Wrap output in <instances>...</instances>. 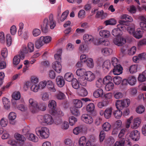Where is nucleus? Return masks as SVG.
Listing matches in <instances>:
<instances>
[{
    "label": "nucleus",
    "mask_w": 146,
    "mask_h": 146,
    "mask_svg": "<svg viewBox=\"0 0 146 146\" xmlns=\"http://www.w3.org/2000/svg\"><path fill=\"white\" fill-rule=\"evenodd\" d=\"M56 24V22L53 19V15H50L48 18L44 19L41 28L42 31L46 32L48 31L49 27L50 29H53L55 27Z\"/></svg>",
    "instance_id": "f257e3e1"
},
{
    "label": "nucleus",
    "mask_w": 146,
    "mask_h": 146,
    "mask_svg": "<svg viewBox=\"0 0 146 146\" xmlns=\"http://www.w3.org/2000/svg\"><path fill=\"white\" fill-rule=\"evenodd\" d=\"M96 76L94 73L90 71H87L84 76L79 78L78 80L81 84L83 86H85L87 84V81L92 82L94 80Z\"/></svg>",
    "instance_id": "f03ea898"
},
{
    "label": "nucleus",
    "mask_w": 146,
    "mask_h": 146,
    "mask_svg": "<svg viewBox=\"0 0 146 146\" xmlns=\"http://www.w3.org/2000/svg\"><path fill=\"white\" fill-rule=\"evenodd\" d=\"M52 40V37L50 36H42L36 42V48H39L44 44H47L50 43Z\"/></svg>",
    "instance_id": "7ed1b4c3"
},
{
    "label": "nucleus",
    "mask_w": 146,
    "mask_h": 146,
    "mask_svg": "<svg viewBox=\"0 0 146 146\" xmlns=\"http://www.w3.org/2000/svg\"><path fill=\"white\" fill-rule=\"evenodd\" d=\"M38 120L41 123L44 125H50L54 123V120L52 117L48 114L38 117Z\"/></svg>",
    "instance_id": "20e7f679"
},
{
    "label": "nucleus",
    "mask_w": 146,
    "mask_h": 146,
    "mask_svg": "<svg viewBox=\"0 0 146 146\" xmlns=\"http://www.w3.org/2000/svg\"><path fill=\"white\" fill-rule=\"evenodd\" d=\"M35 130L36 134L40 139H46L49 136V130L46 127H38Z\"/></svg>",
    "instance_id": "39448f33"
},
{
    "label": "nucleus",
    "mask_w": 146,
    "mask_h": 146,
    "mask_svg": "<svg viewBox=\"0 0 146 146\" xmlns=\"http://www.w3.org/2000/svg\"><path fill=\"white\" fill-rule=\"evenodd\" d=\"M34 51V44L31 42H29L27 46L23 45L21 50L22 53L21 58L24 59L25 57V54L33 52Z\"/></svg>",
    "instance_id": "423d86ee"
},
{
    "label": "nucleus",
    "mask_w": 146,
    "mask_h": 146,
    "mask_svg": "<svg viewBox=\"0 0 146 146\" xmlns=\"http://www.w3.org/2000/svg\"><path fill=\"white\" fill-rule=\"evenodd\" d=\"M125 22L123 21H119V24L117 25V28L113 29L112 31V34L115 36H118L122 35L121 30L125 31L126 27L123 25Z\"/></svg>",
    "instance_id": "0eeeda50"
},
{
    "label": "nucleus",
    "mask_w": 146,
    "mask_h": 146,
    "mask_svg": "<svg viewBox=\"0 0 146 146\" xmlns=\"http://www.w3.org/2000/svg\"><path fill=\"white\" fill-rule=\"evenodd\" d=\"M137 80L136 77L133 76H130L127 79H123L122 82L123 85H126L128 84L131 86H134L136 83Z\"/></svg>",
    "instance_id": "6e6552de"
},
{
    "label": "nucleus",
    "mask_w": 146,
    "mask_h": 146,
    "mask_svg": "<svg viewBox=\"0 0 146 146\" xmlns=\"http://www.w3.org/2000/svg\"><path fill=\"white\" fill-rule=\"evenodd\" d=\"M28 105L30 111L33 113H36V110L37 108L38 102L33 98H30L28 100Z\"/></svg>",
    "instance_id": "1a4fd4ad"
},
{
    "label": "nucleus",
    "mask_w": 146,
    "mask_h": 146,
    "mask_svg": "<svg viewBox=\"0 0 146 146\" xmlns=\"http://www.w3.org/2000/svg\"><path fill=\"white\" fill-rule=\"evenodd\" d=\"M113 42L115 45L121 46L126 43V40L125 38L122 36H118L113 39Z\"/></svg>",
    "instance_id": "9d476101"
},
{
    "label": "nucleus",
    "mask_w": 146,
    "mask_h": 146,
    "mask_svg": "<svg viewBox=\"0 0 146 146\" xmlns=\"http://www.w3.org/2000/svg\"><path fill=\"white\" fill-rule=\"evenodd\" d=\"M129 136L133 141H137L140 138V133L138 130H134L130 133Z\"/></svg>",
    "instance_id": "9b49d317"
},
{
    "label": "nucleus",
    "mask_w": 146,
    "mask_h": 146,
    "mask_svg": "<svg viewBox=\"0 0 146 146\" xmlns=\"http://www.w3.org/2000/svg\"><path fill=\"white\" fill-rule=\"evenodd\" d=\"M141 119L140 117H137L133 120V123L131 125V128L133 129H136L138 128L141 123Z\"/></svg>",
    "instance_id": "f8f14e48"
},
{
    "label": "nucleus",
    "mask_w": 146,
    "mask_h": 146,
    "mask_svg": "<svg viewBox=\"0 0 146 146\" xmlns=\"http://www.w3.org/2000/svg\"><path fill=\"white\" fill-rule=\"evenodd\" d=\"M55 124L56 125L60 124V128L63 130L67 129L69 126V123L67 121H64L62 122V120L61 119L58 120L57 121H56Z\"/></svg>",
    "instance_id": "ddd939ff"
},
{
    "label": "nucleus",
    "mask_w": 146,
    "mask_h": 146,
    "mask_svg": "<svg viewBox=\"0 0 146 146\" xmlns=\"http://www.w3.org/2000/svg\"><path fill=\"white\" fill-rule=\"evenodd\" d=\"M82 119L85 123L88 124H90L93 122L92 117L87 114H83L82 116Z\"/></svg>",
    "instance_id": "4468645a"
},
{
    "label": "nucleus",
    "mask_w": 146,
    "mask_h": 146,
    "mask_svg": "<svg viewBox=\"0 0 146 146\" xmlns=\"http://www.w3.org/2000/svg\"><path fill=\"white\" fill-rule=\"evenodd\" d=\"M52 68L56 72L60 73L62 70V66L59 62L54 61L52 64Z\"/></svg>",
    "instance_id": "2eb2a0df"
},
{
    "label": "nucleus",
    "mask_w": 146,
    "mask_h": 146,
    "mask_svg": "<svg viewBox=\"0 0 146 146\" xmlns=\"http://www.w3.org/2000/svg\"><path fill=\"white\" fill-rule=\"evenodd\" d=\"M94 44L96 45L103 44L105 46H108L110 44V42L108 40L100 38L98 40L97 42H94Z\"/></svg>",
    "instance_id": "dca6fc26"
},
{
    "label": "nucleus",
    "mask_w": 146,
    "mask_h": 146,
    "mask_svg": "<svg viewBox=\"0 0 146 146\" xmlns=\"http://www.w3.org/2000/svg\"><path fill=\"white\" fill-rule=\"evenodd\" d=\"M93 95L94 97L96 98H102L104 95L103 89L99 88L93 92Z\"/></svg>",
    "instance_id": "f3484780"
},
{
    "label": "nucleus",
    "mask_w": 146,
    "mask_h": 146,
    "mask_svg": "<svg viewBox=\"0 0 146 146\" xmlns=\"http://www.w3.org/2000/svg\"><path fill=\"white\" fill-rule=\"evenodd\" d=\"M139 19L141 21L139 23V25L141 29L146 31V17L143 16H140Z\"/></svg>",
    "instance_id": "a211bd4d"
},
{
    "label": "nucleus",
    "mask_w": 146,
    "mask_h": 146,
    "mask_svg": "<svg viewBox=\"0 0 146 146\" xmlns=\"http://www.w3.org/2000/svg\"><path fill=\"white\" fill-rule=\"evenodd\" d=\"M83 39L86 43L89 44L94 41V37L91 35L85 34L83 36Z\"/></svg>",
    "instance_id": "6ab92c4d"
},
{
    "label": "nucleus",
    "mask_w": 146,
    "mask_h": 146,
    "mask_svg": "<svg viewBox=\"0 0 146 146\" xmlns=\"http://www.w3.org/2000/svg\"><path fill=\"white\" fill-rule=\"evenodd\" d=\"M113 52L112 49L109 48L105 47L101 49L102 54L105 56H108L111 54Z\"/></svg>",
    "instance_id": "aec40b11"
},
{
    "label": "nucleus",
    "mask_w": 146,
    "mask_h": 146,
    "mask_svg": "<svg viewBox=\"0 0 146 146\" xmlns=\"http://www.w3.org/2000/svg\"><path fill=\"white\" fill-rule=\"evenodd\" d=\"M47 81V84L46 86L50 92H55L56 90L54 87V83L51 80H48Z\"/></svg>",
    "instance_id": "412c9836"
},
{
    "label": "nucleus",
    "mask_w": 146,
    "mask_h": 146,
    "mask_svg": "<svg viewBox=\"0 0 146 146\" xmlns=\"http://www.w3.org/2000/svg\"><path fill=\"white\" fill-rule=\"evenodd\" d=\"M56 82L58 86L60 87H62L65 84V81L63 77L61 76H58L56 77Z\"/></svg>",
    "instance_id": "4be33fe9"
},
{
    "label": "nucleus",
    "mask_w": 146,
    "mask_h": 146,
    "mask_svg": "<svg viewBox=\"0 0 146 146\" xmlns=\"http://www.w3.org/2000/svg\"><path fill=\"white\" fill-rule=\"evenodd\" d=\"M123 68L120 64L114 67L113 72L115 75H119L122 73Z\"/></svg>",
    "instance_id": "5701e85b"
},
{
    "label": "nucleus",
    "mask_w": 146,
    "mask_h": 146,
    "mask_svg": "<svg viewBox=\"0 0 146 146\" xmlns=\"http://www.w3.org/2000/svg\"><path fill=\"white\" fill-rule=\"evenodd\" d=\"M100 35L105 38H108L110 36V32L107 30H102L100 31L99 32Z\"/></svg>",
    "instance_id": "b1692460"
},
{
    "label": "nucleus",
    "mask_w": 146,
    "mask_h": 146,
    "mask_svg": "<svg viewBox=\"0 0 146 146\" xmlns=\"http://www.w3.org/2000/svg\"><path fill=\"white\" fill-rule=\"evenodd\" d=\"M108 15L107 13L104 12V11L101 10L98 11L96 14V17L97 18H100L101 19H103L106 18Z\"/></svg>",
    "instance_id": "393cba45"
},
{
    "label": "nucleus",
    "mask_w": 146,
    "mask_h": 146,
    "mask_svg": "<svg viewBox=\"0 0 146 146\" xmlns=\"http://www.w3.org/2000/svg\"><path fill=\"white\" fill-rule=\"evenodd\" d=\"M112 109L111 107L107 108L104 111V117L107 119L110 118L111 116Z\"/></svg>",
    "instance_id": "a878e982"
},
{
    "label": "nucleus",
    "mask_w": 146,
    "mask_h": 146,
    "mask_svg": "<svg viewBox=\"0 0 146 146\" xmlns=\"http://www.w3.org/2000/svg\"><path fill=\"white\" fill-rule=\"evenodd\" d=\"M15 139L19 142L23 143L26 140L25 138L22 135L18 133H16L14 135Z\"/></svg>",
    "instance_id": "bb28decb"
},
{
    "label": "nucleus",
    "mask_w": 146,
    "mask_h": 146,
    "mask_svg": "<svg viewBox=\"0 0 146 146\" xmlns=\"http://www.w3.org/2000/svg\"><path fill=\"white\" fill-rule=\"evenodd\" d=\"M62 53V50L61 49H59L57 53L54 54V58L55 61L59 62L60 63L61 62V54Z\"/></svg>",
    "instance_id": "cd10ccee"
},
{
    "label": "nucleus",
    "mask_w": 146,
    "mask_h": 146,
    "mask_svg": "<svg viewBox=\"0 0 146 146\" xmlns=\"http://www.w3.org/2000/svg\"><path fill=\"white\" fill-rule=\"evenodd\" d=\"M48 107L50 109V112L51 111L55 110L56 106V102L55 101L53 100H51L49 101L48 103Z\"/></svg>",
    "instance_id": "c85d7f7f"
},
{
    "label": "nucleus",
    "mask_w": 146,
    "mask_h": 146,
    "mask_svg": "<svg viewBox=\"0 0 146 146\" xmlns=\"http://www.w3.org/2000/svg\"><path fill=\"white\" fill-rule=\"evenodd\" d=\"M2 101L5 109L8 110L10 108V102L9 100L5 97L3 98Z\"/></svg>",
    "instance_id": "c756f323"
},
{
    "label": "nucleus",
    "mask_w": 146,
    "mask_h": 146,
    "mask_svg": "<svg viewBox=\"0 0 146 146\" xmlns=\"http://www.w3.org/2000/svg\"><path fill=\"white\" fill-rule=\"evenodd\" d=\"M51 114L53 115H57L59 117L62 116L64 115L63 113L60 109H56L54 110H52L50 112Z\"/></svg>",
    "instance_id": "7c9ffc66"
},
{
    "label": "nucleus",
    "mask_w": 146,
    "mask_h": 146,
    "mask_svg": "<svg viewBox=\"0 0 146 146\" xmlns=\"http://www.w3.org/2000/svg\"><path fill=\"white\" fill-rule=\"evenodd\" d=\"M84 130V127L81 126L74 128L73 130V133L75 135H77L83 132Z\"/></svg>",
    "instance_id": "2f4dec72"
},
{
    "label": "nucleus",
    "mask_w": 146,
    "mask_h": 146,
    "mask_svg": "<svg viewBox=\"0 0 146 146\" xmlns=\"http://www.w3.org/2000/svg\"><path fill=\"white\" fill-rule=\"evenodd\" d=\"M22 53L21 52L19 55H17L14 56L13 58V64L14 65H17L18 64L20 61V58L23 59L21 57Z\"/></svg>",
    "instance_id": "473e14b6"
},
{
    "label": "nucleus",
    "mask_w": 146,
    "mask_h": 146,
    "mask_svg": "<svg viewBox=\"0 0 146 146\" xmlns=\"http://www.w3.org/2000/svg\"><path fill=\"white\" fill-rule=\"evenodd\" d=\"M138 80L140 82H144L146 80V70L139 75Z\"/></svg>",
    "instance_id": "72a5a7b5"
},
{
    "label": "nucleus",
    "mask_w": 146,
    "mask_h": 146,
    "mask_svg": "<svg viewBox=\"0 0 146 146\" xmlns=\"http://www.w3.org/2000/svg\"><path fill=\"white\" fill-rule=\"evenodd\" d=\"M28 139L33 142H37L38 140V138L34 134L31 133L29 134Z\"/></svg>",
    "instance_id": "f704fd0d"
},
{
    "label": "nucleus",
    "mask_w": 146,
    "mask_h": 146,
    "mask_svg": "<svg viewBox=\"0 0 146 146\" xmlns=\"http://www.w3.org/2000/svg\"><path fill=\"white\" fill-rule=\"evenodd\" d=\"M46 105L44 103L40 104H38L37 108L36 110V112H38L39 110L44 111L46 110Z\"/></svg>",
    "instance_id": "c9c22d12"
},
{
    "label": "nucleus",
    "mask_w": 146,
    "mask_h": 146,
    "mask_svg": "<svg viewBox=\"0 0 146 146\" xmlns=\"http://www.w3.org/2000/svg\"><path fill=\"white\" fill-rule=\"evenodd\" d=\"M78 94L82 96H86L88 94V92L84 88H82L78 90Z\"/></svg>",
    "instance_id": "e433bc0d"
},
{
    "label": "nucleus",
    "mask_w": 146,
    "mask_h": 146,
    "mask_svg": "<svg viewBox=\"0 0 146 146\" xmlns=\"http://www.w3.org/2000/svg\"><path fill=\"white\" fill-rule=\"evenodd\" d=\"M65 79L67 81L70 82L72 81L74 78L73 75L71 72H67L66 73L64 76Z\"/></svg>",
    "instance_id": "4c0bfd02"
},
{
    "label": "nucleus",
    "mask_w": 146,
    "mask_h": 146,
    "mask_svg": "<svg viewBox=\"0 0 146 146\" xmlns=\"http://www.w3.org/2000/svg\"><path fill=\"white\" fill-rule=\"evenodd\" d=\"M133 35L135 37L138 39L141 38L143 36L142 32L139 29H137L136 31H135Z\"/></svg>",
    "instance_id": "58836bf2"
},
{
    "label": "nucleus",
    "mask_w": 146,
    "mask_h": 146,
    "mask_svg": "<svg viewBox=\"0 0 146 146\" xmlns=\"http://www.w3.org/2000/svg\"><path fill=\"white\" fill-rule=\"evenodd\" d=\"M86 72L83 68H79L76 70V73L78 76H80V78H81L84 76Z\"/></svg>",
    "instance_id": "ea45409f"
},
{
    "label": "nucleus",
    "mask_w": 146,
    "mask_h": 146,
    "mask_svg": "<svg viewBox=\"0 0 146 146\" xmlns=\"http://www.w3.org/2000/svg\"><path fill=\"white\" fill-rule=\"evenodd\" d=\"M108 104V101L106 100H104L99 102L97 106L99 108H102L106 106Z\"/></svg>",
    "instance_id": "a19ab883"
},
{
    "label": "nucleus",
    "mask_w": 146,
    "mask_h": 146,
    "mask_svg": "<svg viewBox=\"0 0 146 146\" xmlns=\"http://www.w3.org/2000/svg\"><path fill=\"white\" fill-rule=\"evenodd\" d=\"M115 106L118 110L122 109L124 108L122 100H117L115 102Z\"/></svg>",
    "instance_id": "79ce46f5"
},
{
    "label": "nucleus",
    "mask_w": 146,
    "mask_h": 146,
    "mask_svg": "<svg viewBox=\"0 0 146 146\" xmlns=\"http://www.w3.org/2000/svg\"><path fill=\"white\" fill-rule=\"evenodd\" d=\"M49 94L48 92H44L41 95L42 100L44 101H47L49 99Z\"/></svg>",
    "instance_id": "37998d69"
},
{
    "label": "nucleus",
    "mask_w": 146,
    "mask_h": 146,
    "mask_svg": "<svg viewBox=\"0 0 146 146\" xmlns=\"http://www.w3.org/2000/svg\"><path fill=\"white\" fill-rule=\"evenodd\" d=\"M116 23V21L114 19H110L105 21L104 24L106 25H114Z\"/></svg>",
    "instance_id": "c03bdc74"
},
{
    "label": "nucleus",
    "mask_w": 146,
    "mask_h": 146,
    "mask_svg": "<svg viewBox=\"0 0 146 146\" xmlns=\"http://www.w3.org/2000/svg\"><path fill=\"white\" fill-rule=\"evenodd\" d=\"M145 110V107L143 105L138 106L135 109L136 112L138 113L141 114L143 113Z\"/></svg>",
    "instance_id": "a18cd8bd"
},
{
    "label": "nucleus",
    "mask_w": 146,
    "mask_h": 146,
    "mask_svg": "<svg viewBox=\"0 0 146 146\" xmlns=\"http://www.w3.org/2000/svg\"><path fill=\"white\" fill-rule=\"evenodd\" d=\"M8 124L7 119L6 118L3 117L0 120V125L2 127H6Z\"/></svg>",
    "instance_id": "49530a36"
},
{
    "label": "nucleus",
    "mask_w": 146,
    "mask_h": 146,
    "mask_svg": "<svg viewBox=\"0 0 146 146\" xmlns=\"http://www.w3.org/2000/svg\"><path fill=\"white\" fill-rule=\"evenodd\" d=\"M73 102L75 108H81L82 106V103L81 101L80 100H73Z\"/></svg>",
    "instance_id": "de8ad7c7"
},
{
    "label": "nucleus",
    "mask_w": 146,
    "mask_h": 146,
    "mask_svg": "<svg viewBox=\"0 0 146 146\" xmlns=\"http://www.w3.org/2000/svg\"><path fill=\"white\" fill-rule=\"evenodd\" d=\"M54 96L58 100H62L64 99L65 96L64 93L61 92H58L55 93Z\"/></svg>",
    "instance_id": "09e8293b"
},
{
    "label": "nucleus",
    "mask_w": 146,
    "mask_h": 146,
    "mask_svg": "<svg viewBox=\"0 0 146 146\" xmlns=\"http://www.w3.org/2000/svg\"><path fill=\"white\" fill-rule=\"evenodd\" d=\"M70 110L72 114L76 116H78L80 115V113L78 110L76 108L73 107L70 108Z\"/></svg>",
    "instance_id": "8fccbe9b"
},
{
    "label": "nucleus",
    "mask_w": 146,
    "mask_h": 146,
    "mask_svg": "<svg viewBox=\"0 0 146 146\" xmlns=\"http://www.w3.org/2000/svg\"><path fill=\"white\" fill-rule=\"evenodd\" d=\"M113 113L114 117L115 118L119 119L121 116L122 113L121 111L119 110L114 111Z\"/></svg>",
    "instance_id": "3c124183"
},
{
    "label": "nucleus",
    "mask_w": 146,
    "mask_h": 146,
    "mask_svg": "<svg viewBox=\"0 0 146 146\" xmlns=\"http://www.w3.org/2000/svg\"><path fill=\"white\" fill-rule=\"evenodd\" d=\"M86 63L87 66L90 68H93L94 66V63L93 59L91 58H88L87 60L85 62Z\"/></svg>",
    "instance_id": "603ef678"
},
{
    "label": "nucleus",
    "mask_w": 146,
    "mask_h": 146,
    "mask_svg": "<svg viewBox=\"0 0 146 146\" xmlns=\"http://www.w3.org/2000/svg\"><path fill=\"white\" fill-rule=\"evenodd\" d=\"M17 117L16 114L14 112H10L8 116V118L11 124H12L11 121L14 120Z\"/></svg>",
    "instance_id": "864d4df0"
},
{
    "label": "nucleus",
    "mask_w": 146,
    "mask_h": 146,
    "mask_svg": "<svg viewBox=\"0 0 146 146\" xmlns=\"http://www.w3.org/2000/svg\"><path fill=\"white\" fill-rule=\"evenodd\" d=\"M86 138L85 136L81 137L78 140V144L80 146H84L86 143Z\"/></svg>",
    "instance_id": "5fc2aeb1"
},
{
    "label": "nucleus",
    "mask_w": 146,
    "mask_h": 146,
    "mask_svg": "<svg viewBox=\"0 0 146 146\" xmlns=\"http://www.w3.org/2000/svg\"><path fill=\"white\" fill-rule=\"evenodd\" d=\"M104 84L103 79L101 78L98 79L95 82V85L98 88H100Z\"/></svg>",
    "instance_id": "6e6d98bb"
},
{
    "label": "nucleus",
    "mask_w": 146,
    "mask_h": 146,
    "mask_svg": "<svg viewBox=\"0 0 146 146\" xmlns=\"http://www.w3.org/2000/svg\"><path fill=\"white\" fill-rule=\"evenodd\" d=\"M137 64H134L130 66L129 68V70L131 74H133L137 72Z\"/></svg>",
    "instance_id": "4d7b16f0"
},
{
    "label": "nucleus",
    "mask_w": 146,
    "mask_h": 146,
    "mask_svg": "<svg viewBox=\"0 0 146 146\" xmlns=\"http://www.w3.org/2000/svg\"><path fill=\"white\" fill-rule=\"evenodd\" d=\"M69 122L71 126L74 125L78 121L77 118L74 116H70L69 118Z\"/></svg>",
    "instance_id": "13d9d810"
},
{
    "label": "nucleus",
    "mask_w": 146,
    "mask_h": 146,
    "mask_svg": "<svg viewBox=\"0 0 146 146\" xmlns=\"http://www.w3.org/2000/svg\"><path fill=\"white\" fill-rule=\"evenodd\" d=\"M111 66L110 61L109 60H107L104 61L103 65V67L104 69H109Z\"/></svg>",
    "instance_id": "bf43d9fd"
},
{
    "label": "nucleus",
    "mask_w": 146,
    "mask_h": 146,
    "mask_svg": "<svg viewBox=\"0 0 146 146\" xmlns=\"http://www.w3.org/2000/svg\"><path fill=\"white\" fill-rule=\"evenodd\" d=\"M72 86L74 89H78L79 88V84L78 81L75 78H74L72 80Z\"/></svg>",
    "instance_id": "052dcab7"
},
{
    "label": "nucleus",
    "mask_w": 146,
    "mask_h": 146,
    "mask_svg": "<svg viewBox=\"0 0 146 146\" xmlns=\"http://www.w3.org/2000/svg\"><path fill=\"white\" fill-rule=\"evenodd\" d=\"M30 89L31 91L35 92H37L40 90L37 84H32Z\"/></svg>",
    "instance_id": "680f3d73"
},
{
    "label": "nucleus",
    "mask_w": 146,
    "mask_h": 146,
    "mask_svg": "<svg viewBox=\"0 0 146 146\" xmlns=\"http://www.w3.org/2000/svg\"><path fill=\"white\" fill-rule=\"evenodd\" d=\"M102 128L104 130L108 131L110 130L111 128V125L108 122H105L102 125Z\"/></svg>",
    "instance_id": "e2e57ef3"
},
{
    "label": "nucleus",
    "mask_w": 146,
    "mask_h": 146,
    "mask_svg": "<svg viewBox=\"0 0 146 146\" xmlns=\"http://www.w3.org/2000/svg\"><path fill=\"white\" fill-rule=\"evenodd\" d=\"M125 144V139L123 138L115 142L113 146H124Z\"/></svg>",
    "instance_id": "0e129e2a"
},
{
    "label": "nucleus",
    "mask_w": 146,
    "mask_h": 146,
    "mask_svg": "<svg viewBox=\"0 0 146 146\" xmlns=\"http://www.w3.org/2000/svg\"><path fill=\"white\" fill-rule=\"evenodd\" d=\"M79 51L82 52L86 51L88 50V47L87 44H86L81 45L79 48Z\"/></svg>",
    "instance_id": "69168bd1"
},
{
    "label": "nucleus",
    "mask_w": 146,
    "mask_h": 146,
    "mask_svg": "<svg viewBox=\"0 0 146 146\" xmlns=\"http://www.w3.org/2000/svg\"><path fill=\"white\" fill-rule=\"evenodd\" d=\"M47 84V81L45 80L40 82L38 84L40 89L42 90L45 88Z\"/></svg>",
    "instance_id": "338daca9"
},
{
    "label": "nucleus",
    "mask_w": 146,
    "mask_h": 146,
    "mask_svg": "<svg viewBox=\"0 0 146 146\" xmlns=\"http://www.w3.org/2000/svg\"><path fill=\"white\" fill-rule=\"evenodd\" d=\"M113 88L114 84L112 82L106 84L105 88V90L107 91H111Z\"/></svg>",
    "instance_id": "774afa93"
}]
</instances>
